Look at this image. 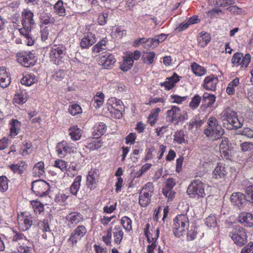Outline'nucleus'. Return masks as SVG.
<instances>
[{
    "label": "nucleus",
    "mask_w": 253,
    "mask_h": 253,
    "mask_svg": "<svg viewBox=\"0 0 253 253\" xmlns=\"http://www.w3.org/2000/svg\"><path fill=\"white\" fill-rule=\"evenodd\" d=\"M34 212L37 214H41L43 212L44 205L38 200H33L31 202Z\"/></svg>",
    "instance_id": "51"
},
{
    "label": "nucleus",
    "mask_w": 253,
    "mask_h": 253,
    "mask_svg": "<svg viewBox=\"0 0 253 253\" xmlns=\"http://www.w3.org/2000/svg\"><path fill=\"white\" fill-rule=\"evenodd\" d=\"M9 180L5 175L0 176V191L4 192L8 188V183Z\"/></svg>",
    "instance_id": "56"
},
{
    "label": "nucleus",
    "mask_w": 253,
    "mask_h": 253,
    "mask_svg": "<svg viewBox=\"0 0 253 253\" xmlns=\"http://www.w3.org/2000/svg\"><path fill=\"white\" fill-rule=\"evenodd\" d=\"M122 102L120 100L115 97H111L108 99L107 103L108 110L122 109Z\"/></svg>",
    "instance_id": "35"
},
{
    "label": "nucleus",
    "mask_w": 253,
    "mask_h": 253,
    "mask_svg": "<svg viewBox=\"0 0 253 253\" xmlns=\"http://www.w3.org/2000/svg\"><path fill=\"white\" fill-rule=\"evenodd\" d=\"M201 99V97L199 95L196 94L190 102L189 107L193 110L196 109L199 106Z\"/></svg>",
    "instance_id": "61"
},
{
    "label": "nucleus",
    "mask_w": 253,
    "mask_h": 253,
    "mask_svg": "<svg viewBox=\"0 0 253 253\" xmlns=\"http://www.w3.org/2000/svg\"><path fill=\"white\" fill-rule=\"evenodd\" d=\"M230 199L231 203L238 207H242L247 201L246 196L241 192L233 193Z\"/></svg>",
    "instance_id": "29"
},
{
    "label": "nucleus",
    "mask_w": 253,
    "mask_h": 253,
    "mask_svg": "<svg viewBox=\"0 0 253 253\" xmlns=\"http://www.w3.org/2000/svg\"><path fill=\"white\" fill-rule=\"evenodd\" d=\"M8 167L14 174L22 176L26 170L28 165L24 161H21L17 163L11 164Z\"/></svg>",
    "instance_id": "22"
},
{
    "label": "nucleus",
    "mask_w": 253,
    "mask_h": 253,
    "mask_svg": "<svg viewBox=\"0 0 253 253\" xmlns=\"http://www.w3.org/2000/svg\"><path fill=\"white\" fill-rule=\"evenodd\" d=\"M151 226L149 223H147L144 228V234L147 238L148 243L151 242H158V239L159 237L160 230L159 228L156 229H150Z\"/></svg>",
    "instance_id": "17"
},
{
    "label": "nucleus",
    "mask_w": 253,
    "mask_h": 253,
    "mask_svg": "<svg viewBox=\"0 0 253 253\" xmlns=\"http://www.w3.org/2000/svg\"><path fill=\"white\" fill-rule=\"evenodd\" d=\"M189 225V218L186 214H178L173 219L172 231L177 237L185 234Z\"/></svg>",
    "instance_id": "2"
},
{
    "label": "nucleus",
    "mask_w": 253,
    "mask_h": 253,
    "mask_svg": "<svg viewBox=\"0 0 253 253\" xmlns=\"http://www.w3.org/2000/svg\"><path fill=\"white\" fill-rule=\"evenodd\" d=\"M218 82V77L215 75L211 74L205 78L202 86L207 90L214 91L216 89Z\"/></svg>",
    "instance_id": "18"
},
{
    "label": "nucleus",
    "mask_w": 253,
    "mask_h": 253,
    "mask_svg": "<svg viewBox=\"0 0 253 253\" xmlns=\"http://www.w3.org/2000/svg\"><path fill=\"white\" fill-rule=\"evenodd\" d=\"M197 40L199 45L203 47L206 46L210 42L211 36L210 34L202 31L199 34Z\"/></svg>",
    "instance_id": "36"
},
{
    "label": "nucleus",
    "mask_w": 253,
    "mask_h": 253,
    "mask_svg": "<svg viewBox=\"0 0 253 253\" xmlns=\"http://www.w3.org/2000/svg\"><path fill=\"white\" fill-rule=\"evenodd\" d=\"M155 55L156 54L154 51L147 52L146 55L145 56L143 55L142 57L143 62L149 65L152 64Z\"/></svg>",
    "instance_id": "62"
},
{
    "label": "nucleus",
    "mask_w": 253,
    "mask_h": 253,
    "mask_svg": "<svg viewBox=\"0 0 253 253\" xmlns=\"http://www.w3.org/2000/svg\"><path fill=\"white\" fill-rule=\"evenodd\" d=\"M87 229L84 225L77 226L71 232L68 243L73 247L76 246L78 242L81 240L82 238L86 234Z\"/></svg>",
    "instance_id": "11"
},
{
    "label": "nucleus",
    "mask_w": 253,
    "mask_h": 253,
    "mask_svg": "<svg viewBox=\"0 0 253 253\" xmlns=\"http://www.w3.org/2000/svg\"><path fill=\"white\" fill-rule=\"evenodd\" d=\"M41 22L45 25H53L56 22L55 18L49 13H43L40 16Z\"/></svg>",
    "instance_id": "37"
},
{
    "label": "nucleus",
    "mask_w": 253,
    "mask_h": 253,
    "mask_svg": "<svg viewBox=\"0 0 253 253\" xmlns=\"http://www.w3.org/2000/svg\"><path fill=\"white\" fill-rule=\"evenodd\" d=\"M251 56L249 53H247L244 56L241 52L235 53L231 59V63L236 67L240 66L242 70L246 69L251 62Z\"/></svg>",
    "instance_id": "10"
},
{
    "label": "nucleus",
    "mask_w": 253,
    "mask_h": 253,
    "mask_svg": "<svg viewBox=\"0 0 253 253\" xmlns=\"http://www.w3.org/2000/svg\"><path fill=\"white\" fill-rule=\"evenodd\" d=\"M84 220V216L80 212L75 211L69 213L65 216V224L69 228L76 227Z\"/></svg>",
    "instance_id": "14"
},
{
    "label": "nucleus",
    "mask_w": 253,
    "mask_h": 253,
    "mask_svg": "<svg viewBox=\"0 0 253 253\" xmlns=\"http://www.w3.org/2000/svg\"><path fill=\"white\" fill-rule=\"evenodd\" d=\"M121 223L124 228L127 231H129L132 229V221L130 218L126 216L122 217Z\"/></svg>",
    "instance_id": "55"
},
{
    "label": "nucleus",
    "mask_w": 253,
    "mask_h": 253,
    "mask_svg": "<svg viewBox=\"0 0 253 253\" xmlns=\"http://www.w3.org/2000/svg\"><path fill=\"white\" fill-rule=\"evenodd\" d=\"M229 139L224 138L219 140V146L221 156L227 160L230 159L231 157V150L229 146Z\"/></svg>",
    "instance_id": "21"
},
{
    "label": "nucleus",
    "mask_w": 253,
    "mask_h": 253,
    "mask_svg": "<svg viewBox=\"0 0 253 253\" xmlns=\"http://www.w3.org/2000/svg\"><path fill=\"white\" fill-rule=\"evenodd\" d=\"M10 136L14 137L21 130V123L16 119H12L10 123Z\"/></svg>",
    "instance_id": "33"
},
{
    "label": "nucleus",
    "mask_w": 253,
    "mask_h": 253,
    "mask_svg": "<svg viewBox=\"0 0 253 253\" xmlns=\"http://www.w3.org/2000/svg\"><path fill=\"white\" fill-rule=\"evenodd\" d=\"M106 129L105 124L102 122L98 123L93 127L92 135L94 137L98 138L105 133Z\"/></svg>",
    "instance_id": "31"
},
{
    "label": "nucleus",
    "mask_w": 253,
    "mask_h": 253,
    "mask_svg": "<svg viewBox=\"0 0 253 253\" xmlns=\"http://www.w3.org/2000/svg\"><path fill=\"white\" fill-rule=\"evenodd\" d=\"M56 151L59 157L63 158L68 153H76L77 152V148L73 143L63 140L57 144Z\"/></svg>",
    "instance_id": "12"
},
{
    "label": "nucleus",
    "mask_w": 253,
    "mask_h": 253,
    "mask_svg": "<svg viewBox=\"0 0 253 253\" xmlns=\"http://www.w3.org/2000/svg\"><path fill=\"white\" fill-rule=\"evenodd\" d=\"M229 236L238 246H243L247 243L246 231L241 226H235L230 233Z\"/></svg>",
    "instance_id": "7"
},
{
    "label": "nucleus",
    "mask_w": 253,
    "mask_h": 253,
    "mask_svg": "<svg viewBox=\"0 0 253 253\" xmlns=\"http://www.w3.org/2000/svg\"><path fill=\"white\" fill-rule=\"evenodd\" d=\"M28 99V95L26 92H20L15 94L13 103L15 104L22 105Z\"/></svg>",
    "instance_id": "47"
},
{
    "label": "nucleus",
    "mask_w": 253,
    "mask_h": 253,
    "mask_svg": "<svg viewBox=\"0 0 253 253\" xmlns=\"http://www.w3.org/2000/svg\"><path fill=\"white\" fill-rule=\"evenodd\" d=\"M187 98V96H180L178 95H170V99L171 100V102L178 104H181L183 101H185Z\"/></svg>",
    "instance_id": "64"
},
{
    "label": "nucleus",
    "mask_w": 253,
    "mask_h": 253,
    "mask_svg": "<svg viewBox=\"0 0 253 253\" xmlns=\"http://www.w3.org/2000/svg\"><path fill=\"white\" fill-rule=\"evenodd\" d=\"M205 224L210 227H214L217 225V218L215 215L211 214L205 219Z\"/></svg>",
    "instance_id": "60"
},
{
    "label": "nucleus",
    "mask_w": 253,
    "mask_h": 253,
    "mask_svg": "<svg viewBox=\"0 0 253 253\" xmlns=\"http://www.w3.org/2000/svg\"><path fill=\"white\" fill-rule=\"evenodd\" d=\"M33 244L29 240H26L22 243V245H19L17 250L20 253H32Z\"/></svg>",
    "instance_id": "42"
},
{
    "label": "nucleus",
    "mask_w": 253,
    "mask_h": 253,
    "mask_svg": "<svg viewBox=\"0 0 253 253\" xmlns=\"http://www.w3.org/2000/svg\"><path fill=\"white\" fill-rule=\"evenodd\" d=\"M108 40L106 38H103L94 46H93L92 50L93 52L99 53L106 48V43Z\"/></svg>",
    "instance_id": "50"
},
{
    "label": "nucleus",
    "mask_w": 253,
    "mask_h": 253,
    "mask_svg": "<svg viewBox=\"0 0 253 253\" xmlns=\"http://www.w3.org/2000/svg\"><path fill=\"white\" fill-rule=\"evenodd\" d=\"M22 20L21 24L23 26L27 27H32L35 25V21L34 19V13L28 9H25L21 13Z\"/></svg>",
    "instance_id": "20"
},
{
    "label": "nucleus",
    "mask_w": 253,
    "mask_h": 253,
    "mask_svg": "<svg viewBox=\"0 0 253 253\" xmlns=\"http://www.w3.org/2000/svg\"><path fill=\"white\" fill-rule=\"evenodd\" d=\"M33 175L35 177H40L45 175V168L44 163L42 161H40L33 167Z\"/></svg>",
    "instance_id": "34"
},
{
    "label": "nucleus",
    "mask_w": 253,
    "mask_h": 253,
    "mask_svg": "<svg viewBox=\"0 0 253 253\" xmlns=\"http://www.w3.org/2000/svg\"><path fill=\"white\" fill-rule=\"evenodd\" d=\"M53 13L59 17H70L71 15L67 11L62 0H58L53 6Z\"/></svg>",
    "instance_id": "24"
},
{
    "label": "nucleus",
    "mask_w": 253,
    "mask_h": 253,
    "mask_svg": "<svg viewBox=\"0 0 253 253\" xmlns=\"http://www.w3.org/2000/svg\"><path fill=\"white\" fill-rule=\"evenodd\" d=\"M69 135L72 140L77 141L79 140L82 136V130L77 126H71L69 129Z\"/></svg>",
    "instance_id": "38"
},
{
    "label": "nucleus",
    "mask_w": 253,
    "mask_h": 253,
    "mask_svg": "<svg viewBox=\"0 0 253 253\" xmlns=\"http://www.w3.org/2000/svg\"><path fill=\"white\" fill-rule=\"evenodd\" d=\"M12 232L13 235L11 237V239L13 242H22V241L25 242L26 240H28L26 236L20 232L14 229L12 230Z\"/></svg>",
    "instance_id": "53"
},
{
    "label": "nucleus",
    "mask_w": 253,
    "mask_h": 253,
    "mask_svg": "<svg viewBox=\"0 0 253 253\" xmlns=\"http://www.w3.org/2000/svg\"><path fill=\"white\" fill-rule=\"evenodd\" d=\"M104 100V94L102 92H97L93 98L94 106L99 108L103 104Z\"/></svg>",
    "instance_id": "52"
},
{
    "label": "nucleus",
    "mask_w": 253,
    "mask_h": 253,
    "mask_svg": "<svg viewBox=\"0 0 253 253\" xmlns=\"http://www.w3.org/2000/svg\"><path fill=\"white\" fill-rule=\"evenodd\" d=\"M191 69L195 75L202 76L207 73V70L197 63L194 62L191 65Z\"/></svg>",
    "instance_id": "48"
},
{
    "label": "nucleus",
    "mask_w": 253,
    "mask_h": 253,
    "mask_svg": "<svg viewBox=\"0 0 253 253\" xmlns=\"http://www.w3.org/2000/svg\"><path fill=\"white\" fill-rule=\"evenodd\" d=\"M82 179V177L81 175H78L75 178L70 188V192L72 195L77 196L78 192L80 188Z\"/></svg>",
    "instance_id": "40"
},
{
    "label": "nucleus",
    "mask_w": 253,
    "mask_h": 253,
    "mask_svg": "<svg viewBox=\"0 0 253 253\" xmlns=\"http://www.w3.org/2000/svg\"><path fill=\"white\" fill-rule=\"evenodd\" d=\"M156 42L155 38L152 39L145 38L143 46L145 48H150L151 47L154 48L158 46Z\"/></svg>",
    "instance_id": "63"
},
{
    "label": "nucleus",
    "mask_w": 253,
    "mask_h": 253,
    "mask_svg": "<svg viewBox=\"0 0 253 253\" xmlns=\"http://www.w3.org/2000/svg\"><path fill=\"white\" fill-rule=\"evenodd\" d=\"M240 79L238 77L235 78L231 81L228 84L226 92L228 95H233L235 92V88L239 85Z\"/></svg>",
    "instance_id": "44"
},
{
    "label": "nucleus",
    "mask_w": 253,
    "mask_h": 253,
    "mask_svg": "<svg viewBox=\"0 0 253 253\" xmlns=\"http://www.w3.org/2000/svg\"><path fill=\"white\" fill-rule=\"evenodd\" d=\"M227 10L234 15H245L247 13L246 11L242 8L239 7L237 5H232L228 7Z\"/></svg>",
    "instance_id": "54"
},
{
    "label": "nucleus",
    "mask_w": 253,
    "mask_h": 253,
    "mask_svg": "<svg viewBox=\"0 0 253 253\" xmlns=\"http://www.w3.org/2000/svg\"><path fill=\"white\" fill-rule=\"evenodd\" d=\"M184 132L182 130H180L175 132L174 136V141L177 143L181 144L185 142L184 138Z\"/></svg>",
    "instance_id": "57"
},
{
    "label": "nucleus",
    "mask_w": 253,
    "mask_h": 253,
    "mask_svg": "<svg viewBox=\"0 0 253 253\" xmlns=\"http://www.w3.org/2000/svg\"><path fill=\"white\" fill-rule=\"evenodd\" d=\"M18 227L20 230L25 231L30 228L33 224V217L28 211L18 214L17 216Z\"/></svg>",
    "instance_id": "13"
},
{
    "label": "nucleus",
    "mask_w": 253,
    "mask_h": 253,
    "mask_svg": "<svg viewBox=\"0 0 253 253\" xmlns=\"http://www.w3.org/2000/svg\"><path fill=\"white\" fill-rule=\"evenodd\" d=\"M99 172L96 169H91L86 175V185L90 190H94L97 186L99 179Z\"/></svg>",
    "instance_id": "15"
},
{
    "label": "nucleus",
    "mask_w": 253,
    "mask_h": 253,
    "mask_svg": "<svg viewBox=\"0 0 253 253\" xmlns=\"http://www.w3.org/2000/svg\"><path fill=\"white\" fill-rule=\"evenodd\" d=\"M98 62L103 68L110 69L113 67L116 59L113 54L105 52L101 54Z\"/></svg>",
    "instance_id": "16"
},
{
    "label": "nucleus",
    "mask_w": 253,
    "mask_h": 253,
    "mask_svg": "<svg viewBox=\"0 0 253 253\" xmlns=\"http://www.w3.org/2000/svg\"><path fill=\"white\" fill-rule=\"evenodd\" d=\"M17 61L25 67L33 66L37 58L35 53L31 51H20L16 54Z\"/></svg>",
    "instance_id": "5"
},
{
    "label": "nucleus",
    "mask_w": 253,
    "mask_h": 253,
    "mask_svg": "<svg viewBox=\"0 0 253 253\" xmlns=\"http://www.w3.org/2000/svg\"><path fill=\"white\" fill-rule=\"evenodd\" d=\"M21 83L26 86H31L37 83L38 79L33 73L26 72L23 74V77L20 80Z\"/></svg>",
    "instance_id": "30"
},
{
    "label": "nucleus",
    "mask_w": 253,
    "mask_h": 253,
    "mask_svg": "<svg viewBox=\"0 0 253 253\" xmlns=\"http://www.w3.org/2000/svg\"><path fill=\"white\" fill-rule=\"evenodd\" d=\"M187 192L191 198H203L206 195L204 184L200 180H194L189 184Z\"/></svg>",
    "instance_id": "4"
},
{
    "label": "nucleus",
    "mask_w": 253,
    "mask_h": 253,
    "mask_svg": "<svg viewBox=\"0 0 253 253\" xmlns=\"http://www.w3.org/2000/svg\"><path fill=\"white\" fill-rule=\"evenodd\" d=\"M181 118V111L176 106H173L167 112V121L170 123L178 122Z\"/></svg>",
    "instance_id": "19"
},
{
    "label": "nucleus",
    "mask_w": 253,
    "mask_h": 253,
    "mask_svg": "<svg viewBox=\"0 0 253 253\" xmlns=\"http://www.w3.org/2000/svg\"><path fill=\"white\" fill-rule=\"evenodd\" d=\"M180 81V77L175 73L170 77L167 78L166 81L160 83L161 86H164L165 89L169 90L173 88L175 84Z\"/></svg>",
    "instance_id": "26"
},
{
    "label": "nucleus",
    "mask_w": 253,
    "mask_h": 253,
    "mask_svg": "<svg viewBox=\"0 0 253 253\" xmlns=\"http://www.w3.org/2000/svg\"><path fill=\"white\" fill-rule=\"evenodd\" d=\"M49 189V184L45 180L40 179L32 182V190L37 196L42 197L46 196Z\"/></svg>",
    "instance_id": "9"
},
{
    "label": "nucleus",
    "mask_w": 253,
    "mask_h": 253,
    "mask_svg": "<svg viewBox=\"0 0 253 253\" xmlns=\"http://www.w3.org/2000/svg\"><path fill=\"white\" fill-rule=\"evenodd\" d=\"M216 97L214 95L208 92H205L203 95L202 105L201 109L205 110L209 107H212L215 101Z\"/></svg>",
    "instance_id": "25"
},
{
    "label": "nucleus",
    "mask_w": 253,
    "mask_h": 253,
    "mask_svg": "<svg viewBox=\"0 0 253 253\" xmlns=\"http://www.w3.org/2000/svg\"><path fill=\"white\" fill-rule=\"evenodd\" d=\"M68 111L72 116H75L81 114L82 112V109L79 105L73 104L69 105Z\"/></svg>",
    "instance_id": "58"
},
{
    "label": "nucleus",
    "mask_w": 253,
    "mask_h": 253,
    "mask_svg": "<svg viewBox=\"0 0 253 253\" xmlns=\"http://www.w3.org/2000/svg\"><path fill=\"white\" fill-rule=\"evenodd\" d=\"M32 144L31 142L27 140L24 141L21 146L20 154L23 156H27L32 151Z\"/></svg>",
    "instance_id": "45"
},
{
    "label": "nucleus",
    "mask_w": 253,
    "mask_h": 253,
    "mask_svg": "<svg viewBox=\"0 0 253 253\" xmlns=\"http://www.w3.org/2000/svg\"><path fill=\"white\" fill-rule=\"evenodd\" d=\"M112 228L111 227L107 229L106 231V235L102 237V241L104 242L106 245L108 246H112Z\"/></svg>",
    "instance_id": "59"
},
{
    "label": "nucleus",
    "mask_w": 253,
    "mask_h": 253,
    "mask_svg": "<svg viewBox=\"0 0 253 253\" xmlns=\"http://www.w3.org/2000/svg\"><path fill=\"white\" fill-rule=\"evenodd\" d=\"M208 126L204 130V133L207 137L211 139H217L224 133V129L219 125L217 120L214 117H211L208 121Z\"/></svg>",
    "instance_id": "3"
},
{
    "label": "nucleus",
    "mask_w": 253,
    "mask_h": 253,
    "mask_svg": "<svg viewBox=\"0 0 253 253\" xmlns=\"http://www.w3.org/2000/svg\"><path fill=\"white\" fill-rule=\"evenodd\" d=\"M161 111L160 108H156L152 110L150 115L148 117V123L153 126L158 119V115Z\"/></svg>",
    "instance_id": "49"
},
{
    "label": "nucleus",
    "mask_w": 253,
    "mask_h": 253,
    "mask_svg": "<svg viewBox=\"0 0 253 253\" xmlns=\"http://www.w3.org/2000/svg\"><path fill=\"white\" fill-rule=\"evenodd\" d=\"M209 3L211 5L225 7L234 4V0H209Z\"/></svg>",
    "instance_id": "46"
},
{
    "label": "nucleus",
    "mask_w": 253,
    "mask_h": 253,
    "mask_svg": "<svg viewBox=\"0 0 253 253\" xmlns=\"http://www.w3.org/2000/svg\"><path fill=\"white\" fill-rule=\"evenodd\" d=\"M10 75L6 71V68L5 67H0V86L6 88L10 84Z\"/></svg>",
    "instance_id": "27"
},
{
    "label": "nucleus",
    "mask_w": 253,
    "mask_h": 253,
    "mask_svg": "<svg viewBox=\"0 0 253 253\" xmlns=\"http://www.w3.org/2000/svg\"><path fill=\"white\" fill-rule=\"evenodd\" d=\"M221 115L223 125L228 129L240 128L243 126V122L238 118L236 112L231 108L225 109Z\"/></svg>",
    "instance_id": "1"
},
{
    "label": "nucleus",
    "mask_w": 253,
    "mask_h": 253,
    "mask_svg": "<svg viewBox=\"0 0 253 253\" xmlns=\"http://www.w3.org/2000/svg\"><path fill=\"white\" fill-rule=\"evenodd\" d=\"M141 55V52L139 50H135L133 52H126L120 64V69L125 72L128 71L132 67L134 60H139Z\"/></svg>",
    "instance_id": "6"
},
{
    "label": "nucleus",
    "mask_w": 253,
    "mask_h": 253,
    "mask_svg": "<svg viewBox=\"0 0 253 253\" xmlns=\"http://www.w3.org/2000/svg\"><path fill=\"white\" fill-rule=\"evenodd\" d=\"M239 222L244 226H253V214L250 212H242L239 215Z\"/></svg>",
    "instance_id": "28"
},
{
    "label": "nucleus",
    "mask_w": 253,
    "mask_h": 253,
    "mask_svg": "<svg viewBox=\"0 0 253 253\" xmlns=\"http://www.w3.org/2000/svg\"><path fill=\"white\" fill-rule=\"evenodd\" d=\"M114 237V243L117 245H119L122 242L124 237V232L120 225H116L112 230Z\"/></svg>",
    "instance_id": "32"
},
{
    "label": "nucleus",
    "mask_w": 253,
    "mask_h": 253,
    "mask_svg": "<svg viewBox=\"0 0 253 253\" xmlns=\"http://www.w3.org/2000/svg\"><path fill=\"white\" fill-rule=\"evenodd\" d=\"M103 142L96 138L88 140L86 143V147L90 150H97L102 146Z\"/></svg>",
    "instance_id": "41"
},
{
    "label": "nucleus",
    "mask_w": 253,
    "mask_h": 253,
    "mask_svg": "<svg viewBox=\"0 0 253 253\" xmlns=\"http://www.w3.org/2000/svg\"><path fill=\"white\" fill-rule=\"evenodd\" d=\"M151 195L148 193L140 191L139 195V203L142 207H146L151 202Z\"/></svg>",
    "instance_id": "39"
},
{
    "label": "nucleus",
    "mask_w": 253,
    "mask_h": 253,
    "mask_svg": "<svg viewBox=\"0 0 253 253\" xmlns=\"http://www.w3.org/2000/svg\"><path fill=\"white\" fill-rule=\"evenodd\" d=\"M96 37L94 33L87 32L84 34L80 42L82 48H87L96 42Z\"/></svg>",
    "instance_id": "23"
},
{
    "label": "nucleus",
    "mask_w": 253,
    "mask_h": 253,
    "mask_svg": "<svg viewBox=\"0 0 253 253\" xmlns=\"http://www.w3.org/2000/svg\"><path fill=\"white\" fill-rule=\"evenodd\" d=\"M66 47L63 44H53L50 48L49 58L54 64L59 65L62 63L66 51Z\"/></svg>",
    "instance_id": "8"
},
{
    "label": "nucleus",
    "mask_w": 253,
    "mask_h": 253,
    "mask_svg": "<svg viewBox=\"0 0 253 253\" xmlns=\"http://www.w3.org/2000/svg\"><path fill=\"white\" fill-rule=\"evenodd\" d=\"M213 177L215 179L224 177L227 173L225 167L222 164H218L213 171Z\"/></svg>",
    "instance_id": "43"
}]
</instances>
